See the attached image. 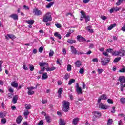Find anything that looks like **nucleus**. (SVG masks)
<instances>
[{"label": "nucleus", "instance_id": "nucleus-30", "mask_svg": "<svg viewBox=\"0 0 125 125\" xmlns=\"http://www.w3.org/2000/svg\"><path fill=\"white\" fill-rule=\"evenodd\" d=\"M53 4H54V2H51L46 6V7L47 8H50V7H51Z\"/></svg>", "mask_w": 125, "mask_h": 125}, {"label": "nucleus", "instance_id": "nucleus-49", "mask_svg": "<svg viewBox=\"0 0 125 125\" xmlns=\"http://www.w3.org/2000/svg\"><path fill=\"white\" fill-rule=\"evenodd\" d=\"M70 78V75H69V74H66L64 76V79L67 81V80H68V79H69Z\"/></svg>", "mask_w": 125, "mask_h": 125}, {"label": "nucleus", "instance_id": "nucleus-59", "mask_svg": "<svg viewBox=\"0 0 125 125\" xmlns=\"http://www.w3.org/2000/svg\"><path fill=\"white\" fill-rule=\"evenodd\" d=\"M120 101L122 103H125V98H122L120 99Z\"/></svg>", "mask_w": 125, "mask_h": 125}, {"label": "nucleus", "instance_id": "nucleus-25", "mask_svg": "<svg viewBox=\"0 0 125 125\" xmlns=\"http://www.w3.org/2000/svg\"><path fill=\"white\" fill-rule=\"evenodd\" d=\"M54 35V36L56 37V38H58V39H59V40H61V35L59 33H58V32H55Z\"/></svg>", "mask_w": 125, "mask_h": 125}, {"label": "nucleus", "instance_id": "nucleus-4", "mask_svg": "<svg viewBox=\"0 0 125 125\" xmlns=\"http://www.w3.org/2000/svg\"><path fill=\"white\" fill-rule=\"evenodd\" d=\"M33 13H34V15H36V16H40L42 14V11L39 10L38 8H35L33 9Z\"/></svg>", "mask_w": 125, "mask_h": 125}, {"label": "nucleus", "instance_id": "nucleus-37", "mask_svg": "<svg viewBox=\"0 0 125 125\" xmlns=\"http://www.w3.org/2000/svg\"><path fill=\"white\" fill-rule=\"evenodd\" d=\"M29 69L31 72H33L35 70V67H34V65L32 64H29Z\"/></svg>", "mask_w": 125, "mask_h": 125}, {"label": "nucleus", "instance_id": "nucleus-48", "mask_svg": "<svg viewBox=\"0 0 125 125\" xmlns=\"http://www.w3.org/2000/svg\"><path fill=\"white\" fill-rule=\"evenodd\" d=\"M102 54L104 56H107L108 57H109V58H110V56H109V54L107 53V52H103Z\"/></svg>", "mask_w": 125, "mask_h": 125}, {"label": "nucleus", "instance_id": "nucleus-40", "mask_svg": "<svg viewBox=\"0 0 125 125\" xmlns=\"http://www.w3.org/2000/svg\"><path fill=\"white\" fill-rule=\"evenodd\" d=\"M54 54V52L52 51V50H50V52L49 53V57H51L53 56V55Z\"/></svg>", "mask_w": 125, "mask_h": 125}, {"label": "nucleus", "instance_id": "nucleus-12", "mask_svg": "<svg viewBox=\"0 0 125 125\" xmlns=\"http://www.w3.org/2000/svg\"><path fill=\"white\" fill-rule=\"evenodd\" d=\"M23 120V117L22 116H19L16 119L17 124H21Z\"/></svg>", "mask_w": 125, "mask_h": 125}, {"label": "nucleus", "instance_id": "nucleus-29", "mask_svg": "<svg viewBox=\"0 0 125 125\" xmlns=\"http://www.w3.org/2000/svg\"><path fill=\"white\" fill-rule=\"evenodd\" d=\"M55 69H56V67H55L54 66H53L51 68L47 67V68H45V69L47 71H54V70H55Z\"/></svg>", "mask_w": 125, "mask_h": 125}, {"label": "nucleus", "instance_id": "nucleus-16", "mask_svg": "<svg viewBox=\"0 0 125 125\" xmlns=\"http://www.w3.org/2000/svg\"><path fill=\"white\" fill-rule=\"evenodd\" d=\"M70 49L71 50V52L73 54H77V52H78V50L75 48L74 46H71Z\"/></svg>", "mask_w": 125, "mask_h": 125}, {"label": "nucleus", "instance_id": "nucleus-43", "mask_svg": "<svg viewBox=\"0 0 125 125\" xmlns=\"http://www.w3.org/2000/svg\"><path fill=\"white\" fill-rule=\"evenodd\" d=\"M29 114L30 112H29V110H27L26 111L24 112L23 115L24 116H25V117H28Z\"/></svg>", "mask_w": 125, "mask_h": 125}, {"label": "nucleus", "instance_id": "nucleus-1", "mask_svg": "<svg viewBox=\"0 0 125 125\" xmlns=\"http://www.w3.org/2000/svg\"><path fill=\"white\" fill-rule=\"evenodd\" d=\"M63 103V109L62 111L67 113V112H69V110L70 109V102L63 100L62 101Z\"/></svg>", "mask_w": 125, "mask_h": 125}, {"label": "nucleus", "instance_id": "nucleus-20", "mask_svg": "<svg viewBox=\"0 0 125 125\" xmlns=\"http://www.w3.org/2000/svg\"><path fill=\"white\" fill-rule=\"evenodd\" d=\"M67 42L70 44H73V43H76L77 42L75 40H71L70 39H68Z\"/></svg>", "mask_w": 125, "mask_h": 125}, {"label": "nucleus", "instance_id": "nucleus-35", "mask_svg": "<svg viewBox=\"0 0 125 125\" xmlns=\"http://www.w3.org/2000/svg\"><path fill=\"white\" fill-rule=\"evenodd\" d=\"M120 60H121V57H117L114 60L113 62L114 63H118Z\"/></svg>", "mask_w": 125, "mask_h": 125}, {"label": "nucleus", "instance_id": "nucleus-57", "mask_svg": "<svg viewBox=\"0 0 125 125\" xmlns=\"http://www.w3.org/2000/svg\"><path fill=\"white\" fill-rule=\"evenodd\" d=\"M101 19H102V20H106V19H107V17H106L105 16H102L101 17Z\"/></svg>", "mask_w": 125, "mask_h": 125}, {"label": "nucleus", "instance_id": "nucleus-11", "mask_svg": "<svg viewBox=\"0 0 125 125\" xmlns=\"http://www.w3.org/2000/svg\"><path fill=\"white\" fill-rule=\"evenodd\" d=\"M93 114H94V116L95 118H100V117H101V113L100 112L94 111L93 112Z\"/></svg>", "mask_w": 125, "mask_h": 125}, {"label": "nucleus", "instance_id": "nucleus-46", "mask_svg": "<svg viewBox=\"0 0 125 125\" xmlns=\"http://www.w3.org/2000/svg\"><path fill=\"white\" fill-rule=\"evenodd\" d=\"M79 73L80 74H83V73H84V69L83 68V67L80 68Z\"/></svg>", "mask_w": 125, "mask_h": 125}, {"label": "nucleus", "instance_id": "nucleus-51", "mask_svg": "<svg viewBox=\"0 0 125 125\" xmlns=\"http://www.w3.org/2000/svg\"><path fill=\"white\" fill-rule=\"evenodd\" d=\"M119 72H120V73H125V67H124L123 68L120 69L119 70Z\"/></svg>", "mask_w": 125, "mask_h": 125}, {"label": "nucleus", "instance_id": "nucleus-23", "mask_svg": "<svg viewBox=\"0 0 125 125\" xmlns=\"http://www.w3.org/2000/svg\"><path fill=\"white\" fill-rule=\"evenodd\" d=\"M48 78V76H47V73L45 72L43 73L42 75V80H45Z\"/></svg>", "mask_w": 125, "mask_h": 125}, {"label": "nucleus", "instance_id": "nucleus-3", "mask_svg": "<svg viewBox=\"0 0 125 125\" xmlns=\"http://www.w3.org/2000/svg\"><path fill=\"white\" fill-rule=\"evenodd\" d=\"M110 61H111V58H105L104 59H101V63L102 66H107L110 63Z\"/></svg>", "mask_w": 125, "mask_h": 125}, {"label": "nucleus", "instance_id": "nucleus-60", "mask_svg": "<svg viewBox=\"0 0 125 125\" xmlns=\"http://www.w3.org/2000/svg\"><path fill=\"white\" fill-rule=\"evenodd\" d=\"M23 68L24 69V70H25L26 71L29 70V68H28V67L26 66V65L24 64L23 65Z\"/></svg>", "mask_w": 125, "mask_h": 125}, {"label": "nucleus", "instance_id": "nucleus-14", "mask_svg": "<svg viewBox=\"0 0 125 125\" xmlns=\"http://www.w3.org/2000/svg\"><path fill=\"white\" fill-rule=\"evenodd\" d=\"M82 66V62L80 60H78L75 62V66L77 68H80Z\"/></svg>", "mask_w": 125, "mask_h": 125}, {"label": "nucleus", "instance_id": "nucleus-21", "mask_svg": "<svg viewBox=\"0 0 125 125\" xmlns=\"http://www.w3.org/2000/svg\"><path fill=\"white\" fill-rule=\"evenodd\" d=\"M59 125H66V121H65L64 120V119H60Z\"/></svg>", "mask_w": 125, "mask_h": 125}, {"label": "nucleus", "instance_id": "nucleus-13", "mask_svg": "<svg viewBox=\"0 0 125 125\" xmlns=\"http://www.w3.org/2000/svg\"><path fill=\"white\" fill-rule=\"evenodd\" d=\"M79 121H80V119L78 117H76L73 119L72 120V124L74 125H78V123H79Z\"/></svg>", "mask_w": 125, "mask_h": 125}, {"label": "nucleus", "instance_id": "nucleus-34", "mask_svg": "<svg viewBox=\"0 0 125 125\" xmlns=\"http://www.w3.org/2000/svg\"><path fill=\"white\" fill-rule=\"evenodd\" d=\"M80 13H81V17L85 18V17L86 16V14H85V13L84 12V11L82 10L80 11Z\"/></svg>", "mask_w": 125, "mask_h": 125}, {"label": "nucleus", "instance_id": "nucleus-19", "mask_svg": "<svg viewBox=\"0 0 125 125\" xmlns=\"http://www.w3.org/2000/svg\"><path fill=\"white\" fill-rule=\"evenodd\" d=\"M120 56L122 57L125 56V50L121 49L120 50Z\"/></svg>", "mask_w": 125, "mask_h": 125}, {"label": "nucleus", "instance_id": "nucleus-24", "mask_svg": "<svg viewBox=\"0 0 125 125\" xmlns=\"http://www.w3.org/2000/svg\"><path fill=\"white\" fill-rule=\"evenodd\" d=\"M116 26H117V24L116 23H114L113 24H111L110 26H109L107 29L108 30H109V31H111V30H112L113 28H115Z\"/></svg>", "mask_w": 125, "mask_h": 125}, {"label": "nucleus", "instance_id": "nucleus-28", "mask_svg": "<svg viewBox=\"0 0 125 125\" xmlns=\"http://www.w3.org/2000/svg\"><path fill=\"white\" fill-rule=\"evenodd\" d=\"M119 10H120V9L119 8H111L110 10V13H113V12H114V11H119Z\"/></svg>", "mask_w": 125, "mask_h": 125}, {"label": "nucleus", "instance_id": "nucleus-5", "mask_svg": "<svg viewBox=\"0 0 125 125\" xmlns=\"http://www.w3.org/2000/svg\"><path fill=\"white\" fill-rule=\"evenodd\" d=\"M38 88V85H37L35 87H28L27 89L28 90V91L27 92L28 95H33L35 93V91H32L31 92V90H33V89H37Z\"/></svg>", "mask_w": 125, "mask_h": 125}, {"label": "nucleus", "instance_id": "nucleus-36", "mask_svg": "<svg viewBox=\"0 0 125 125\" xmlns=\"http://www.w3.org/2000/svg\"><path fill=\"white\" fill-rule=\"evenodd\" d=\"M45 65H48V64L46 62H40L39 63V66H40V67H43V66H45Z\"/></svg>", "mask_w": 125, "mask_h": 125}, {"label": "nucleus", "instance_id": "nucleus-55", "mask_svg": "<svg viewBox=\"0 0 125 125\" xmlns=\"http://www.w3.org/2000/svg\"><path fill=\"white\" fill-rule=\"evenodd\" d=\"M5 117V115H4V113L3 112H0V118H4Z\"/></svg>", "mask_w": 125, "mask_h": 125}, {"label": "nucleus", "instance_id": "nucleus-50", "mask_svg": "<svg viewBox=\"0 0 125 125\" xmlns=\"http://www.w3.org/2000/svg\"><path fill=\"white\" fill-rule=\"evenodd\" d=\"M100 108L103 109V110H107V109H108V106L104 105L102 107H101Z\"/></svg>", "mask_w": 125, "mask_h": 125}, {"label": "nucleus", "instance_id": "nucleus-56", "mask_svg": "<svg viewBox=\"0 0 125 125\" xmlns=\"http://www.w3.org/2000/svg\"><path fill=\"white\" fill-rule=\"evenodd\" d=\"M39 52H40V53H42V52L43 51V47L42 46L40 47L39 49Z\"/></svg>", "mask_w": 125, "mask_h": 125}, {"label": "nucleus", "instance_id": "nucleus-54", "mask_svg": "<svg viewBox=\"0 0 125 125\" xmlns=\"http://www.w3.org/2000/svg\"><path fill=\"white\" fill-rule=\"evenodd\" d=\"M97 72H98V74L100 75V74H101L102 73V72H103V69H98Z\"/></svg>", "mask_w": 125, "mask_h": 125}, {"label": "nucleus", "instance_id": "nucleus-33", "mask_svg": "<svg viewBox=\"0 0 125 125\" xmlns=\"http://www.w3.org/2000/svg\"><path fill=\"white\" fill-rule=\"evenodd\" d=\"M64 90V89L63 88H60L58 90V94H62L63 93V91Z\"/></svg>", "mask_w": 125, "mask_h": 125}, {"label": "nucleus", "instance_id": "nucleus-9", "mask_svg": "<svg viewBox=\"0 0 125 125\" xmlns=\"http://www.w3.org/2000/svg\"><path fill=\"white\" fill-rule=\"evenodd\" d=\"M5 38L7 40H9V39H11V40H14L16 37L15 36L12 34H8L5 36Z\"/></svg>", "mask_w": 125, "mask_h": 125}, {"label": "nucleus", "instance_id": "nucleus-8", "mask_svg": "<svg viewBox=\"0 0 125 125\" xmlns=\"http://www.w3.org/2000/svg\"><path fill=\"white\" fill-rule=\"evenodd\" d=\"M77 39L78 41L80 42H85V41H86L85 38L82 37V36H81V35H78L77 37Z\"/></svg>", "mask_w": 125, "mask_h": 125}, {"label": "nucleus", "instance_id": "nucleus-53", "mask_svg": "<svg viewBox=\"0 0 125 125\" xmlns=\"http://www.w3.org/2000/svg\"><path fill=\"white\" fill-rule=\"evenodd\" d=\"M1 123L2 124H3V125H4V124H5V123H6V119H5V118L2 119L1 120Z\"/></svg>", "mask_w": 125, "mask_h": 125}, {"label": "nucleus", "instance_id": "nucleus-64", "mask_svg": "<svg viewBox=\"0 0 125 125\" xmlns=\"http://www.w3.org/2000/svg\"><path fill=\"white\" fill-rule=\"evenodd\" d=\"M39 125H43V121L41 120L39 122V123H38Z\"/></svg>", "mask_w": 125, "mask_h": 125}, {"label": "nucleus", "instance_id": "nucleus-39", "mask_svg": "<svg viewBox=\"0 0 125 125\" xmlns=\"http://www.w3.org/2000/svg\"><path fill=\"white\" fill-rule=\"evenodd\" d=\"M45 119L47 123H50V122H51L50 117L47 116L45 117Z\"/></svg>", "mask_w": 125, "mask_h": 125}, {"label": "nucleus", "instance_id": "nucleus-18", "mask_svg": "<svg viewBox=\"0 0 125 125\" xmlns=\"http://www.w3.org/2000/svg\"><path fill=\"white\" fill-rule=\"evenodd\" d=\"M17 100H18V96L17 95H15L13 97L12 103L14 104L17 103Z\"/></svg>", "mask_w": 125, "mask_h": 125}, {"label": "nucleus", "instance_id": "nucleus-45", "mask_svg": "<svg viewBox=\"0 0 125 125\" xmlns=\"http://www.w3.org/2000/svg\"><path fill=\"white\" fill-rule=\"evenodd\" d=\"M3 64V62L2 61H0V72H1L2 71V65Z\"/></svg>", "mask_w": 125, "mask_h": 125}, {"label": "nucleus", "instance_id": "nucleus-7", "mask_svg": "<svg viewBox=\"0 0 125 125\" xmlns=\"http://www.w3.org/2000/svg\"><path fill=\"white\" fill-rule=\"evenodd\" d=\"M76 91L78 94H83V90H82V88L80 87V84L79 83H76Z\"/></svg>", "mask_w": 125, "mask_h": 125}, {"label": "nucleus", "instance_id": "nucleus-22", "mask_svg": "<svg viewBox=\"0 0 125 125\" xmlns=\"http://www.w3.org/2000/svg\"><path fill=\"white\" fill-rule=\"evenodd\" d=\"M11 85L13 87L16 88V87H17V86H18V83H16V82H15V81H13V82H12Z\"/></svg>", "mask_w": 125, "mask_h": 125}, {"label": "nucleus", "instance_id": "nucleus-6", "mask_svg": "<svg viewBox=\"0 0 125 125\" xmlns=\"http://www.w3.org/2000/svg\"><path fill=\"white\" fill-rule=\"evenodd\" d=\"M106 99H108V98L107 97V95L106 94H102L98 98L97 102L98 103H100V102H101V100H106Z\"/></svg>", "mask_w": 125, "mask_h": 125}, {"label": "nucleus", "instance_id": "nucleus-15", "mask_svg": "<svg viewBox=\"0 0 125 125\" xmlns=\"http://www.w3.org/2000/svg\"><path fill=\"white\" fill-rule=\"evenodd\" d=\"M125 76H121L119 77L118 81H119L120 82V83H125Z\"/></svg>", "mask_w": 125, "mask_h": 125}, {"label": "nucleus", "instance_id": "nucleus-63", "mask_svg": "<svg viewBox=\"0 0 125 125\" xmlns=\"http://www.w3.org/2000/svg\"><path fill=\"white\" fill-rule=\"evenodd\" d=\"M42 104H45L47 103V100H42Z\"/></svg>", "mask_w": 125, "mask_h": 125}, {"label": "nucleus", "instance_id": "nucleus-26", "mask_svg": "<svg viewBox=\"0 0 125 125\" xmlns=\"http://www.w3.org/2000/svg\"><path fill=\"white\" fill-rule=\"evenodd\" d=\"M112 55H114V56H119V55H120V56H121L120 51H115L113 52V53H112Z\"/></svg>", "mask_w": 125, "mask_h": 125}, {"label": "nucleus", "instance_id": "nucleus-10", "mask_svg": "<svg viewBox=\"0 0 125 125\" xmlns=\"http://www.w3.org/2000/svg\"><path fill=\"white\" fill-rule=\"evenodd\" d=\"M13 20H18V15L17 14H13L9 16Z\"/></svg>", "mask_w": 125, "mask_h": 125}, {"label": "nucleus", "instance_id": "nucleus-41", "mask_svg": "<svg viewBox=\"0 0 125 125\" xmlns=\"http://www.w3.org/2000/svg\"><path fill=\"white\" fill-rule=\"evenodd\" d=\"M113 124V119H109L108 121L107 122V125H111Z\"/></svg>", "mask_w": 125, "mask_h": 125}, {"label": "nucleus", "instance_id": "nucleus-31", "mask_svg": "<svg viewBox=\"0 0 125 125\" xmlns=\"http://www.w3.org/2000/svg\"><path fill=\"white\" fill-rule=\"evenodd\" d=\"M25 106L26 110H30L32 108V105L30 104H26Z\"/></svg>", "mask_w": 125, "mask_h": 125}, {"label": "nucleus", "instance_id": "nucleus-61", "mask_svg": "<svg viewBox=\"0 0 125 125\" xmlns=\"http://www.w3.org/2000/svg\"><path fill=\"white\" fill-rule=\"evenodd\" d=\"M8 91H9L11 93H13L14 90L12 89V88L10 87L8 89Z\"/></svg>", "mask_w": 125, "mask_h": 125}, {"label": "nucleus", "instance_id": "nucleus-44", "mask_svg": "<svg viewBox=\"0 0 125 125\" xmlns=\"http://www.w3.org/2000/svg\"><path fill=\"white\" fill-rule=\"evenodd\" d=\"M85 19V22L86 23H87L88 21L90 20V18H89V16H86L85 18H84Z\"/></svg>", "mask_w": 125, "mask_h": 125}, {"label": "nucleus", "instance_id": "nucleus-42", "mask_svg": "<svg viewBox=\"0 0 125 125\" xmlns=\"http://www.w3.org/2000/svg\"><path fill=\"white\" fill-rule=\"evenodd\" d=\"M125 0H118V1L116 3V5H121V3H123V1Z\"/></svg>", "mask_w": 125, "mask_h": 125}, {"label": "nucleus", "instance_id": "nucleus-47", "mask_svg": "<svg viewBox=\"0 0 125 125\" xmlns=\"http://www.w3.org/2000/svg\"><path fill=\"white\" fill-rule=\"evenodd\" d=\"M67 71L68 72H70V71H72V66L70 64H68L67 65Z\"/></svg>", "mask_w": 125, "mask_h": 125}, {"label": "nucleus", "instance_id": "nucleus-27", "mask_svg": "<svg viewBox=\"0 0 125 125\" xmlns=\"http://www.w3.org/2000/svg\"><path fill=\"white\" fill-rule=\"evenodd\" d=\"M92 27L91 26H88L86 27V31H88V32H93V29H92Z\"/></svg>", "mask_w": 125, "mask_h": 125}, {"label": "nucleus", "instance_id": "nucleus-58", "mask_svg": "<svg viewBox=\"0 0 125 125\" xmlns=\"http://www.w3.org/2000/svg\"><path fill=\"white\" fill-rule=\"evenodd\" d=\"M89 1H90V0H83V3H88V2H89Z\"/></svg>", "mask_w": 125, "mask_h": 125}, {"label": "nucleus", "instance_id": "nucleus-62", "mask_svg": "<svg viewBox=\"0 0 125 125\" xmlns=\"http://www.w3.org/2000/svg\"><path fill=\"white\" fill-rule=\"evenodd\" d=\"M93 62H98V58H94L92 60Z\"/></svg>", "mask_w": 125, "mask_h": 125}, {"label": "nucleus", "instance_id": "nucleus-52", "mask_svg": "<svg viewBox=\"0 0 125 125\" xmlns=\"http://www.w3.org/2000/svg\"><path fill=\"white\" fill-rule=\"evenodd\" d=\"M107 102L108 103H109V104H113V103H114V101H113V100L110 99H108L107 100Z\"/></svg>", "mask_w": 125, "mask_h": 125}, {"label": "nucleus", "instance_id": "nucleus-2", "mask_svg": "<svg viewBox=\"0 0 125 125\" xmlns=\"http://www.w3.org/2000/svg\"><path fill=\"white\" fill-rule=\"evenodd\" d=\"M51 20H52V18L51 17V13L49 12L46 13L43 16V22L44 23H47V22L51 21Z\"/></svg>", "mask_w": 125, "mask_h": 125}, {"label": "nucleus", "instance_id": "nucleus-38", "mask_svg": "<svg viewBox=\"0 0 125 125\" xmlns=\"http://www.w3.org/2000/svg\"><path fill=\"white\" fill-rule=\"evenodd\" d=\"M114 51V49L112 48H109L106 49V52L109 53H112L113 54Z\"/></svg>", "mask_w": 125, "mask_h": 125}, {"label": "nucleus", "instance_id": "nucleus-17", "mask_svg": "<svg viewBox=\"0 0 125 125\" xmlns=\"http://www.w3.org/2000/svg\"><path fill=\"white\" fill-rule=\"evenodd\" d=\"M25 23L29 24V25H33L35 23V21L34 20H29L25 21Z\"/></svg>", "mask_w": 125, "mask_h": 125}, {"label": "nucleus", "instance_id": "nucleus-32", "mask_svg": "<svg viewBox=\"0 0 125 125\" xmlns=\"http://www.w3.org/2000/svg\"><path fill=\"white\" fill-rule=\"evenodd\" d=\"M75 82H76V80L74 79H70L68 82V85H71V84H72V83H74Z\"/></svg>", "mask_w": 125, "mask_h": 125}]
</instances>
